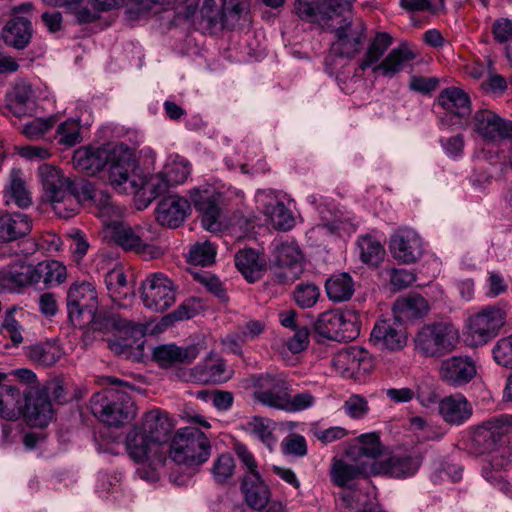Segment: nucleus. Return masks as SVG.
Returning <instances> with one entry per match:
<instances>
[{
    "label": "nucleus",
    "mask_w": 512,
    "mask_h": 512,
    "mask_svg": "<svg viewBox=\"0 0 512 512\" xmlns=\"http://www.w3.org/2000/svg\"><path fill=\"white\" fill-rule=\"evenodd\" d=\"M343 22L336 29L337 40L331 46V55L351 59L362 50L364 29H353L351 21L347 18H344Z\"/></svg>",
    "instance_id": "22"
},
{
    "label": "nucleus",
    "mask_w": 512,
    "mask_h": 512,
    "mask_svg": "<svg viewBox=\"0 0 512 512\" xmlns=\"http://www.w3.org/2000/svg\"><path fill=\"white\" fill-rule=\"evenodd\" d=\"M47 386H23L20 403L21 417L31 427L44 428L54 418Z\"/></svg>",
    "instance_id": "10"
},
{
    "label": "nucleus",
    "mask_w": 512,
    "mask_h": 512,
    "mask_svg": "<svg viewBox=\"0 0 512 512\" xmlns=\"http://www.w3.org/2000/svg\"><path fill=\"white\" fill-rule=\"evenodd\" d=\"M364 472V468L357 464H349L343 460H334L331 467L332 482L343 487L348 482L358 478Z\"/></svg>",
    "instance_id": "50"
},
{
    "label": "nucleus",
    "mask_w": 512,
    "mask_h": 512,
    "mask_svg": "<svg viewBox=\"0 0 512 512\" xmlns=\"http://www.w3.org/2000/svg\"><path fill=\"white\" fill-rule=\"evenodd\" d=\"M58 142L72 147L82 141L81 121L79 118H70L60 123L57 127Z\"/></svg>",
    "instance_id": "53"
},
{
    "label": "nucleus",
    "mask_w": 512,
    "mask_h": 512,
    "mask_svg": "<svg viewBox=\"0 0 512 512\" xmlns=\"http://www.w3.org/2000/svg\"><path fill=\"white\" fill-rule=\"evenodd\" d=\"M125 156H131L116 149L112 144H106L100 147L86 146L77 149L73 155V165L76 169L87 175H95L106 165H109V175L112 166L116 165L120 159Z\"/></svg>",
    "instance_id": "11"
},
{
    "label": "nucleus",
    "mask_w": 512,
    "mask_h": 512,
    "mask_svg": "<svg viewBox=\"0 0 512 512\" xmlns=\"http://www.w3.org/2000/svg\"><path fill=\"white\" fill-rule=\"evenodd\" d=\"M430 310L427 300L415 293L398 298L393 304L395 319L401 321H413L425 317Z\"/></svg>",
    "instance_id": "27"
},
{
    "label": "nucleus",
    "mask_w": 512,
    "mask_h": 512,
    "mask_svg": "<svg viewBox=\"0 0 512 512\" xmlns=\"http://www.w3.org/2000/svg\"><path fill=\"white\" fill-rule=\"evenodd\" d=\"M438 103L447 112L458 117H465L471 112L470 98L460 88L450 87L444 89L438 96Z\"/></svg>",
    "instance_id": "38"
},
{
    "label": "nucleus",
    "mask_w": 512,
    "mask_h": 512,
    "mask_svg": "<svg viewBox=\"0 0 512 512\" xmlns=\"http://www.w3.org/2000/svg\"><path fill=\"white\" fill-rule=\"evenodd\" d=\"M472 131L485 142L512 140V121L489 109L477 110L470 122Z\"/></svg>",
    "instance_id": "15"
},
{
    "label": "nucleus",
    "mask_w": 512,
    "mask_h": 512,
    "mask_svg": "<svg viewBox=\"0 0 512 512\" xmlns=\"http://www.w3.org/2000/svg\"><path fill=\"white\" fill-rule=\"evenodd\" d=\"M63 351L57 341H46L31 345L27 349L28 358L39 365L49 366L55 364L62 356Z\"/></svg>",
    "instance_id": "45"
},
{
    "label": "nucleus",
    "mask_w": 512,
    "mask_h": 512,
    "mask_svg": "<svg viewBox=\"0 0 512 512\" xmlns=\"http://www.w3.org/2000/svg\"><path fill=\"white\" fill-rule=\"evenodd\" d=\"M43 197L49 202L56 214L63 218L71 217L77 210L72 183L62 171L51 164H42L38 167Z\"/></svg>",
    "instance_id": "5"
},
{
    "label": "nucleus",
    "mask_w": 512,
    "mask_h": 512,
    "mask_svg": "<svg viewBox=\"0 0 512 512\" xmlns=\"http://www.w3.org/2000/svg\"><path fill=\"white\" fill-rule=\"evenodd\" d=\"M319 289L313 284L298 285L294 291V299L302 308H310L317 302Z\"/></svg>",
    "instance_id": "58"
},
{
    "label": "nucleus",
    "mask_w": 512,
    "mask_h": 512,
    "mask_svg": "<svg viewBox=\"0 0 512 512\" xmlns=\"http://www.w3.org/2000/svg\"><path fill=\"white\" fill-rule=\"evenodd\" d=\"M356 448L360 455L375 458L381 453L380 438L377 433L362 434L357 438Z\"/></svg>",
    "instance_id": "56"
},
{
    "label": "nucleus",
    "mask_w": 512,
    "mask_h": 512,
    "mask_svg": "<svg viewBox=\"0 0 512 512\" xmlns=\"http://www.w3.org/2000/svg\"><path fill=\"white\" fill-rule=\"evenodd\" d=\"M370 341L379 349L399 350L406 345V336L396 319L379 320L371 332Z\"/></svg>",
    "instance_id": "23"
},
{
    "label": "nucleus",
    "mask_w": 512,
    "mask_h": 512,
    "mask_svg": "<svg viewBox=\"0 0 512 512\" xmlns=\"http://www.w3.org/2000/svg\"><path fill=\"white\" fill-rule=\"evenodd\" d=\"M482 427L489 432L492 438H500L508 434L512 427L511 417L508 414L500 415L483 422Z\"/></svg>",
    "instance_id": "59"
},
{
    "label": "nucleus",
    "mask_w": 512,
    "mask_h": 512,
    "mask_svg": "<svg viewBox=\"0 0 512 512\" xmlns=\"http://www.w3.org/2000/svg\"><path fill=\"white\" fill-rule=\"evenodd\" d=\"M307 201L312 205H316L321 220V223L314 230L324 231L329 234L335 233L340 226V216L335 207L318 195H309Z\"/></svg>",
    "instance_id": "42"
},
{
    "label": "nucleus",
    "mask_w": 512,
    "mask_h": 512,
    "mask_svg": "<svg viewBox=\"0 0 512 512\" xmlns=\"http://www.w3.org/2000/svg\"><path fill=\"white\" fill-rule=\"evenodd\" d=\"M472 406L468 400L456 394L442 399L439 403V413L449 424L461 425L472 415Z\"/></svg>",
    "instance_id": "31"
},
{
    "label": "nucleus",
    "mask_w": 512,
    "mask_h": 512,
    "mask_svg": "<svg viewBox=\"0 0 512 512\" xmlns=\"http://www.w3.org/2000/svg\"><path fill=\"white\" fill-rule=\"evenodd\" d=\"M190 211L188 200L177 195H170L162 199L155 210L156 221L169 228H176L182 224Z\"/></svg>",
    "instance_id": "24"
},
{
    "label": "nucleus",
    "mask_w": 512,
    "mask_h": 512,
    "mask_svg": "<svg viewBox=\"0 0 512 512\" xmlns=\"http://www.w3.org/2000/svg\"><path fill=\"white\" fill-rule=\"evenodd\" d=\"M216 246L208 240H199L190 246L187 260L194 265L208 266L214 263Z\"/></svg>",
    "instance_id": "49"
},
{
    "label": "nucleus",
    "mask_w": 512,
    "mask_h": 512,
    "mask_svg": "<svg viewBox=\"0 0 512 512\" xmlns=\"http://www.w3.org/2000/svg\"><path fill=\"white\" fill-rule=\"evenodd\" d=\"M325 290L335 303L348 301L354 293V281L348 273L335 274L326 280Z\"/></svg>",
    "instance_id": "43"
},
{
    "label": "nucleus",
    "mask_w": 512,
    "mask_h": 512,
    "mask_svg": "<svg viewBox=\"0 0 512 512\" xmlns=\"http://www.w3.org/2000/svg\"><path fill=\"white\" fill-rule=\"evenodd\" d=\"M346 413L355 419L363 418L369 411L366 399L360 395H352L344 403Z\"/></svg>",
    "instance_id": "64"
},
{
    "label": "nucleus",
    "mask_w": 512,
    "mask_h": 512,
    "mask_svg": "<svg viewBox=\"0 0 512 512\" xmlns=\"http://www.w3.org/2000/svg\"><path fill=\"white\" fill-rule=\"evenodd\" d=\"M162 174L165 175L169 187L182 184L190 174V165L184 158H176L168 162Z\"/></svg>",
    "instance_id": "54"
},
{
    "label": "nucleus",
    "mask_w": 512,
    "mask_h": 512,
    "mask_svg": "<svg viewBox=\"0 0 512 512\" xmlns=\"http://www.w3.org/2000/svg\"><path fill=\"white\" fill-rule=\"evenodd\" d=\"M37 381L38 380L35 372L28 368L13 369L8 372L0 371V384L2 382L35 384Z\"/></svg>",
    "instance_id": "61"
},
{
    "label": "nucleus",
    "mask_w": 512,
    "mask_h": 512,
    "mask_svg": "<svg viewBox=\"0 0 512 512\" xmlns=\"http://www.w3.org/2000/svg\"><path fill=\"white\" fill-rule=\"evenodd\" d=\"M284 196L275 190H258L255 195L258 208L269 217L274 228L290 230L295 220L291 211L285 206Z\"/></svg>",
    "instance_id": "18"
},
{
    "label": "nucleus",
    "mask_w": 512,
    "mask_h": 512,
    "mask_svg": "<svg viewBox=\"0 0 512 512\" xmlns=\"http://www.w3.org/2000/svg\"><path fill=\"white\" fill-rule=\"evenodd\" d=\"M111 235L124 250L134 251L149 258H157L162 254L159 247L145 243L128 224L113 222L111 224Z\"/></svg>",
    "instance_id": "21"
},
{
    "label": "nucleus",
    "mask_w": 512,
    "mask_h": 512,
    "mask_svg": "<svg viewBox=\"0 0 512 512\" xmlns=\"http://www.w3.org/2000/svg\"><path fill=\"white\" fill-rule=\"evenodd\" d=\"M211 445L208 437L198 428L184 427L177 430L172 438L169 455L177 464L200 465L210 456Z\"/></svg>",
    "instance_id": "6"
},
{
    "label": "nucleus",
    "mask_w": 512,
    "mask_h": 512,
    "mask_svg": "<svg viewBox=\"0 0 512 512\" xmlns=\"http://www.w3.org/2000/svg\"><path fill=\"white\" fill-rule=\"evenodd\" d=\"M68 317L72 325L79 328L104 330L107 317L98 310V295L95 286L90 282L74 283L67 296Z\"/></svg>",
    "instance_id": "3"
},
{
    "label": "nucleus",
    "mask_w": 512,
    "mask_h": 512,
    "mask_svg": "<svg viewBox=\"0 0 512 512\" xmlns=\"http://www.w3.org/2000/svg\"><path fill=\"white\" fill-rule=\"evenodd\" d=\"M247 6V0H223L222 15L225 17V28L237 22Z\"/></svg>",
    "instance_id": "60"
},
{
    "label": "nucleus",
    "mask_w": 512,
    "mask_h": 512,
    "mask_svg": "<svg viewBox=\"0 0 512 512\" xmlns=\"http://www.w3.org/2000/svg\"><path fill=\"white\" fill-rule=\"evenodd\" d=\"M343 325V313L337 310L325 311L318 317L315 329L317 333L329 340L341 341L345 338L341 333Z\"/></svg>",
    "instance_id": "44"
},
{
    "label": "nucleus",
    "mask_w": 512,
    "mask_h": 512,
    "mask_svg": "<svg viewBox=\"0 0 512 512\" xmlns=\"http://www.w3.org/2000/svg\"><path fill=\"white\" fill-rule=\"evenodd\" d=\"M177 286L162 273L148 276L142 283L144 306L154 312H164L176 301Z\"/></svg>",
    "instance_id": "13"
},
{
    "label": "nucleus",
    "mask_w": 512,
    "mask_h": 512,
    "mask_svg": "<svg viewBox=\"0 0 512 512\" xmlns=\"http://www.w3.org/2000/svg\"><path fill=\"white\" fill-rule=\"evenodd\" d=\"M201 309V301L192 297L180 304L176 310L169 314L168 317L175 321L190 319L196 316Z\"/></svg>",
    "instance_id": "63"
},
{
    "label": "nucleus",
    "mask_w": 512,
    "mask_h": 512,
    "mask_svg": "<svg viewBox=\"0 0 512 512\" xmlns=\"http://www.w3.org/2000/svg\"><path fill=\"white\" fill-rule=\"evenodd\" d=\"M197 397L205 402H211L212 405L219 411H227L232 407L233 394L229 391L223 390H202L198 392Z\"/></svg>",
    "instance_id": "55"
},
{
    "label": "nucleus",
    "mask_w": 512,
    "mask_h": 512,
    "mask_svg": "<svg viewBox=\"0 0 512 512\" xmlns=\"http://www.w3.org/2000/svg\"><path fill=\"white\" fill-rule=\"evenodd\" d=\"M191 203L201 214L202 226L205 230L216 233L222 230L219 202L221 194L210 184L195 187L189 192Z\"/></svg>",
    "instance_id": "12"
},
{
    "label": "nucleus",
    "mask_w": 512,
    "mask_h": 512,
    "mask_svg": "<svg viewBox=\"0 0 512 512\" xmlns=\"http://www.w3.org/2000/svg\"><path fill=\"white\" fill-rule=\"evenodd\" d=\"M284 455L303 457L307 454V442L304 436L299 434L287 435L280 444Z\"/></svg>",
    "instance_id": "57"
},
{
    "label": "nucleus",
    "mask_w": 512,
    "mask_h": 512,
    "mask_svg": "<svg viewBox=\"0 0 512 512\" xmlns=\"http://www.w3.org/2000/svg\"><path fill=\"white\" fill-rule=\"evenodd\" d=\"M288 393L289 390L285 386H257L254 398L265 406L285 410Z\"/></svg>",
    "instance_id": "47"
},
{
    "label": "nucleus",
    "mask_w": 512,
    "mask_h": 512,
    "mask_svg": "<svg viewBox=\"0 0 512 512\" xmlns=\"http://www.w3.org/2000/svg\"><path fill=\"white\" fill-rule=\"evenodd\" d=\"M32 229V220L24 213L5 214L0 217V242L24 237Z\"/></svg>",
    "instance_id": "36"
},
{
    "label": "nucleus",
    "mask_w": 512,
    "mask_h": 512,
    "mask_svg": "<svg viewBox=\"0 0 512 512\" xmlns=\"http://www.w3.org/2000/svg\"><path fill=\"white\" fill-rule=\"evenodd\" d=\"M175 428L170 415L158 408L145 412L140 422L126 436V448L130 457L142 465L139 475L149 481L158 478L157 469L166 461L167 442Z\"/></svg>",
    "instance_id": "1"
},
{
    "label": "nucleus",
    "mask_w": 512,
    "mask_h": 512,
    "mask_svg": "<svg viewBox=\"0 0 512 512\" xmlns=\"http://www.w3.org/2000/svg\"><path fill=\"white\" fill-rule=\"evenodd\" d=\"M199 354L195 345L177 346L175 344H164L156 347L153 352L154 359L163 367L177 364H189Z\"/></svg>",
    "instance_id": "28"
},
{
    "label": "nucleus",
    "mask_w": 512,
    "mask_h": 512,
    "mask_svg": "<svg viewBox=\"0 0 512 512\" xmlns=\"http://www.w3.org/2000/svg\"><path fill=\"white\" fill-rule=\"evenodd\" d=\"M233 373V369L226 365L225 360L213 352L191 372L194 377L198 374L200 376L199 380H202L204 384L228 382L231 380Z\"/></svg>",
    "instance_id": "26"
},
{
    "label": "nucleus",
    "mask_w": 512,
    "mask_h": 512,
    "mask_svg": "<svg viewBox=\"0 0 512 512\" xmlns=\"http://www.w3.org/2000/svg\"><path fill=\"white\" fill-rule=\"evenodd\" d=\"M334 371L344 378H355L374 368L371 354L362 347L353 346L337 352L331 361Z\"/></svg>",
    "instance_id": "17"
},
{
    "label": "nucleus",
    "mask_w": 512,
    "mask_h": 512,
    "mask_svg": "<svg viewBox=\"0 0 512 512\" xmlns=\"http://www.w3.org/2000/svg\"><path fill=\"white\" fill-rule=\"evenodd\" d=\"M36 265L18 262L0 271V288L17 291L21 288L38 285Z\"/></svg>",
    "instance_id": "25"
},
{
    "label": "nucleus",
    "mask_w": 512,
    "mask_h": 512,
    "mask_svg": "<svg viewBox=\"0 0 512 512\" xmlns=\"http://www.w3.org/2000/svg\"><path fill=\"white\" fill-rule=\"evenodd\" d=\"M329 6L328 0H296L295 13L301 20L321 23L334 17Z\"/></svg>",
    "instance_id": "40"
},
{
    "label": "nucleus",
    "mask_w": 512,
    "mask_h": 512,
    "mask_svg": "<svg viewBox=\"0 0 512 512\" xmlns=\"http://www.w3.org/2000/svg\"><path fill=\"white\" fill-rule=\"evenodd\" d=\"M241 488L251 508L261 510L266 507L270 499V490L261 475H245Z\"/></svg>",
    "instance_id": "35"
},
{
    "label": "nucleus",
    "mask_w": 512,
    "mask_h": 512,
    "mask_svg": "<svg viewBox=\"0 0 512 512\" xmlns=\"http://www.w3.org/2000/svg\"><path fill=\"white\" fill-rule=\"evenodd\" d=\"M110 184L121 193L134 194L139 210L148 207L154 199L170 188L162 172L144 175L132 156H125L112 166Z\"/></svg>",
    "instance_id": "2"
},
{
    "label": "nucleus",
    "mask_w": 512,
    "mask_h": 512,
    "mask_svg": "<svg viewBox=\"0 0 512 512\" xmlns=\"http://www.w3.org/2000/svg\"><path fill=\"white\" fill-rule=\"evenodd\" d=\"M421 465L418 456L392 455L379 463V472L395 478L412 476Z\"/></svg>",
    "instance_id": "34"
},
{
    "label": "nucleus",
    "mask_w": 512,
    "mask_h": 512,
    "mask_svg": "<svg viewBox=\"0 0 512 512\" xmlns=\"http://www.w3.org/2000/svg\"><path fill=\"white\" fill-rule=\"evenodd\" d=\"M393 38L386 32H377L370 40L368 47L364 53L362 60L359 63V69L365 71L371 68L375 71V66L378 65L385 52L392 45Z\"/></svg>",
    "instance_id": "39"
},
{
    "label": "nucleus",
    "mask_w": 512,
    "mask_h": 512,
    "mask_svg": "<svg viewBox=\"0 0 512 512\" xmlns=\"http://www.w3.org/2000/svg\"><path fill=\"white\" fill-rule=\"evenodd\" d=\"M23 386H0V418L14 421L21 417Z\"/></svg>",
    "instance_id": "41"
},
{
    "label": "nucleus",
    "mask_w": 512,
    "mask_h": 512,
    "mask_svg": "<svg viewBox=\"0 0 512 512\" xmlns=\"http://www.w3.org/2000/svg\"><path fill=\"white\" fill-rule=\"evenodd\" d=\"M37 281L46 287L59 285L66 279V267L56 260H47L36 265Z\"/></svg>",
    "instance_id": "46"
},
{
    "label": "nucleus",
    "mask_w": 512,
    "mask_h": 512,
    "mask_svg": "<svg viewBox=\"0 0 512 512\" xmlns=\"http://www.w3.org/2000/svg\"><path fill=\"white\" fill-rule=\"evenodd\" d=\"M245 430L259 439L270 450L276 444V438L273 434L274 423L267 418L255 416L245 424Z\"/></svg>",
    "instance_id": "48"
},
{
    "label": "nucleus",
    "mask_w": 512,
    "mask_h": 512,
    "mask_svg": "<svg viewBox=\"0 0 512 512\" xmlns=\"http://www.w3.org/2000/svg\"><path fill=\"white\" fill-rule=\"evenodd\" d=\"M389 248L393 258L403 264L416 262L423 252L421 237L409 228L395 231L390 238Z\"/></svg>",
    "instance_id": "19"
},
{
    "label": "nucleus",
    "mask_w": 512,
    "mask_h": 512,
    "mask_svg": "<svg viewBox=\"0 0 512 512\" xmlns=\"http://www.w3.org/2000/svg\"><path fill=\"white\" fill-rule=\"evenodd\" d=\"M459 340V330L450 322L424 325L414 339L415 348L425 356L451 352Z\"/></svg>",
    "instance_id": "8"
},
{
    "label": "nucleus",
    "mask_w": 512,
    "mask_h": 512,
    "mask_svg": "<svg viewBox=\"0 0 512 512\" xmlns=\"http://www.w3.org/2000/svg\"><path fill=\"white\" fill-rule=\"evenodd\" d=\"M511 455V448L501 443L489 453L482 468L484 479L506 496H512V484L505 478V472L511 465Z\"/></svg>",
    "instance_id": "16"
},
{
    "label": "nucleus",
    "mask_w": 512,
    "mask_h": 512,
    "mask_svg": "<svg viewBox=\"0 0 512 512\" xmlns=\"http://www.w3.org/2000/svg\"><path fill=\"white\" fill-rule=\"evenodd\" d=\"M358 247L361 260L370 265H377L385 254L380 241L369 235L361 236L358 239Z\"/></svg>",
    "instance_id": "51"
},
{
    "label": "nucleus",
    "mask_w": 512,
    "mask_h": 512,
    "mask_svg": "<svg viewBox=\"0 0 512 512\" xmlns=\"http://www.w3.org/2000/svg\"><path fill=\"white\" fill-rule=\"evenodd\" d=\"M102 322L107 323L105 329L112 326L117 331L116 335L108 341L109 348L114 353L133 361H140L143 358L144 333L141 326L111 317L103 319Z\"/></svg>",
    "instance_id": "9"
},
{
    "label": "nucleus",
    "mask_w": 512,
    "mask_h": 512,
    "mask_svg": "<svg viewBox=\"0 0 512 512\" xmlns=\"http://www.w3.org/2000/svg\"><path fill=\"white\" fill-rule=\"evenodd\" d=\"M235 265L245 279L254 283L266 270V260L259 252L245 248L235 254Z\"/></svg>",
    "instance_id": "30"
},
{
    "label": "nucleus",
    "mask_w": 512,
    "mask_h": 512,
    "mask_svg": "<svg viewBox=\"0 0 512 512\" xmlns=\"http://www.w3.org/2000/svg\"><path fill=\"white\" fill-rule=\"evenodd\" d=\"M92 413L101 422L112 427H121L132 421L137 414V406L125 390L105 388L91 398Z\"/></svg>",
    "instance_id": "4"
},
{
    "label": "nucleus",
    "mask_w": 512,
    "mask_h": 512,
    "mask_svg": "<svg viewBox=\"0 0 512 512\" xmlns=\"http://www.w3.org/2000/svg\"><path fill=\"white\" fill-rule=\"evenodd\" d=\"M506 312L497 305H489L468 317L465 325V341L471 347H479L491 341L505 323Z\"/></svg>",
    "instance_id": "7"
},
{
    "label": "nucleus",
    "mask_w": 512,
    "mask_h": 512,
    "mask_svg": "<svg viewBox=\"0 0 512 512\" xmlns=\"http://www.w3.org/2000/svg\"><path fill=\"white\" fill-rule=\"evenodd\" d=\"M440 376L443 381L453 384H465L475 379L483 381L478 375L476 363L468 356H452L442 361Z\"/></svg>",
    "instance_id": "20"
},
{
    "label": "nucleus",
    "mask_w": 512,
    "mask_h": 512,
    "mask_svg": "<svg viewBox=\"0 0 512 512\" xmlns=\"http://www.w3.org/2000/svg\"><path fill=\"white\" fill-rule=\"evenodd\" d=\"M415 58L414 52L407 43H401L393 48L388 55L375 66L374 73H380L386 77H392L403 70L407 62Z\"/></svg>",
    "instance_id": "33"
},
{
    "label": "nucleus",
    "mask_w": 512,
    "mask_h": 512,
    "mask_svg": "<svg viewBox=\"0 0 512 512\" xmlns=\"http://www.w3.org/2000/svg\"><path fill=\"white\" fill-rule=\"evenodd\" d=\"M236 470V464L234 458L224 453L219 455L213 462L211 467V473L213 479L218 484L228 483L234 476Z\"/></svg>",
    "instance_id": "52"
},
{
    "label": "nucleus",
    "mask_w": 512,
    "mask_h": 512,
    "mask_svg": "<svg viewBox=\"0 0 512 512\" xmlns=\"http://www.w3.org/2000/svg\"><path fill=\"white\" fill-rule=\"evenodd\" d=\"M4 192L7 204L14 203L22 209L32 204L31 192L27 186L24 173L18 168H13L10 171Z\"/></svg>",
    "instance_id": "32"
},
{
    "label": "nucleus",
    "mask_w": 512,
    "mask_h": 512,
    "mask_svg": "<svg viewBox=\"0 0 512 512\" xmlns=\"http://www.w3.org/2000/svg\"><path fill=\"white\" fill-rule=\"evenodd\" d=\"M105 284L111 299L120 306H128L133 298V291L127 285L122 268L116 267L105 275Z\"/></svg>",
    "instance_id": "37"
},
{
    "label": "nucleus",
    "mask_w": 512,
    "mask_h": 512,
    "mask_svg": "<svg viewBox=\"0 0 512 512\" xmlns=\"http://www.w3.org/2000/svg\"><path fill=\"white\" fill-rule=\"evenodd\" d=\"M274 262L273 274L280 284L294 282L304 270L301 252L294 242L276 243Z\"/></svg>",
    "instance_id": "14"
},
{
    "label": "nucleus",
    "mask_w": 512,
    "mask_h": 512,
    "mask_svg": "<svg viewBox=\"0 0 512 512\" xmlns=\"http://www.w3.org/2000/svg\"><path fill=\"white\" fill-rule=\"evenodd\" d=\"M32 33V24L28 18L13 16L2 28V39L8 46L21 50L30 43Z\"/></svg>",
    "instance_id": "29"
},
{
    "label": "nucleus",
    "mask_w": 512,
    "mask_h": 512,
    "mask_svg": "<svg viewBox=\"0 0 512 512\" xmlns=\"http://www.w3.org/2000/svg\"><path fill=\"white\" fill-rule=\"evenodd\" d=\"M492 352L498 364L512 368V335L500 339Z\"/></svg>",
    "instance_id": "62"
}]
</instances>
